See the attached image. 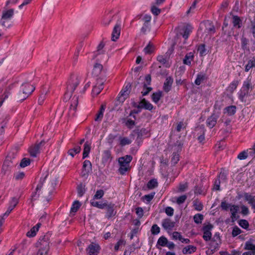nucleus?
I'll use <instances>...</instances> for the list:
<instances>
[{
	"label": "nucleus",
	"mask_w": 255,
	"mask_h": 255,
	"mask_svg": "<svg viewBox=\"0 0 255 255\" xmlns=\"http://www.w3.org/2000/svg\"><path fill=\"white\" fill-rule=\"evenodd\" d=\"M105 80L103 79L99 78L97 79V82L96 85H95L92 89V94L93 96H97L100 93L101 91L103 89V85Z\"/></svg>",
	"instance_id": "nucleus-17"
},
{
	"label": "nucleus",
	"mask_w": 255,
	"mask_h": 255,
	"mask_svg": "<svg viewBox=\"0 0 255 255\" xmlns=\"http://www.w3.org/2000/svg\"><path fill=\"white\" fill-rule=\"evenodd\" d=\"M204 219V216L201 214H196L193 217V220L196 224H201Z\"/></svg>",
	"instance_id": "nucleus-50"
},
{
	"label": "nucleus",
	"mask_w": 255,
	"mask_h": 255,
	"mask_svg": "<svg viewBox=\"0 0 255 255\" xmlns=\"http://www.w3.org/2000/svg\"><path fill=\"white\" fill-rule=\"evenodd\" d=\"M239 208L240 207L238 205L232 204L230 210L231 213V218L232 219V222H234L239 218L240 216L237 215L239 211Z\"/></svg>",
	"instance_id": "nucleus-23"
},
{
	"label": "nucleus",
	"mask_w": 255,
	"mask_h": 255,
	"mask_svg": "<svg viewBox=\"0 0 255 255\" xmlns=\"http://www.w3.org/2000/svg\"><path fill=\"white\" fill-rule=\"evenodd\" d=\"M151 29L150 23H143V26L141 28V31L143 34H146V32L149 31Z\"/></svg>",
	"instance_id": "nucleus-61"
},
{
	"label": "nucleus",
	"mask_w": 255,
	"mask_h": 255,
	"mask_svg": "<svg viewBox=\"0 0 255 255\" xmlns=\"http://www.w3.org/2000/svg\"><path fill=\"white\" fill-rule=\"evenodd\" d=\"M193 206L196 210L200 211L203 210V205L201 202L197 200H195L193 202Z\"/></svg>",
	"instance_id": "nucleus-59"
},
{
	"label": "nucleus",
	"mask_w": 255,
	"mask_h": 255,
	"mask_svg": "<svg viewBox=\"0 0 255 255\" xmlns=\"http://www.w3.org/2000/svg\"><path fill=\"white\" fill-rule=\"evenodd\" d=\"M81 204L79 201H75L73 203L70 210V213H76L78 210L80 208Z\"/></svg>",
	"instance_id": "nucleus-46"
},
{
	"label": "nucleus",
	"mask_w": 255,
	"mask_h": 255,
	"mask_svg": "<svg viewBox=\"0 0 255 255\" xmlns=\"http://www.w3.org/2000/svg\"><path fill=\"white\" fill-rule=\"evenodd\" d=\"M167 243H168V241L167 238L164 236H161L158 239L156 246L159 245L161 247H165Z\"/></svg>",
	"instance_id": "nucleus-47"
},
{
	"label": "nucleus",
	"mask_w": 255,
	"mask_h": 255,
	"mask_svg": "<svg viewBox=\"0 0 255 255\" xmlns=\"http://www.w3.org/2000/svg\"><path fill=\"white\" fill-rule=\"evenodd\" d=\"M175 226V222L172 221L170 218H167L164 219L162 221V227L168 232L172 230Z\"/></svg>",
	"instance_id": "nucleus-19"
},
{
	"label": "nucleus",
	"mask_w": 255,
	"mask_h": 255,
	"mask_svg": "<svg viewBox=\"0 0 255 255\" xmlns=\"http://www.w3.org/2000/svg\"><path fill=\"white\" fill-rule=\"evenodd\" d=\"M230 14L232 15L231 23L233 25V27L231 28V30L228 31L227 33V36L228 37H231L232 35L236 36L237 35H238V33L235 34L234 29H239L242 27L243 20L238 15H234L232 13H231Z\"/></svg>",
	"instance_id": "nucleus-4"
},
{
	"label": "nucleus",
	"mask_w": 255,
	"mask_h": 255,
	"mask_svg": "<svg viewBox=\"0 0 255 255\" xmlns=\"http://www.w3.org/2000/svg\"><path fill=\"white\" fill-rule=\"evenodd\" d=\"M121 19L120 18H119L116 24L114 27L112 34V39L114 41H116L119 38L121 33Z\"/></svg>",
	"instance_id": "nucleus-14"
},
{
	"label": "nucleus",
	"mask_w": 255,
	"mask_h": 255,
	"mask_svg": "<svg viewBox=\"0 0 255 255\" xmlns=\"http://www.w3.org/2000/svg\"><path fill=\"white\" fill-rule=\"evenodd\" d=\"M192 26L189 24H187L185 27H183V32L181 33V34L185 40L188 38L189 34L192 31Z\"/></svg>",
	"instance_id": "nucleus-30"
},
{
	"label": "nucleus",
	"mask_w": 255,
	"mask_h": 255,
	"mask_svg": "<svg viewBox=\"0 0 255 255\" xmlns=\"http://www.w3.org/2000/svg\"><path fill=\"white\" fill-rule=\"evenodd\" d=\"M173 82V79L171 77L169 76L166 78L163 87V90L166 93H168L170 91Z\"/></svg>",
	"instance_id": "nucleus-26"
},
{
	"label": "nucleus",
	"mask_w": 255,
	"mask_h": 255,
	"mask_svg": "<svg viewBox=\"0 0 255 255\" xmlns=\"http://www.w3.org/2000/svg\"><path fill=\"white\" fill-rule=\"evenodd\" d=\"M123 123H125V126L128 129H132L135 125V122L134 120L128 118H124L122 119Z\"/></svg>",
	"instance_id": "nucleus-32"
},
{
	"label": "nucleus",
	"mask_w": 255,
	"mask_h": 255,
	"mask_svg": "<svg viewBox=\"0 0 255 255\" xmlns=\"http://www.w3.org/2000/svg\"><path fill=\"white\" fill-rule=\"evenodd\" d=\"M179 160V154L176 152H173L171 158V164L175 165Z\"/></svg>",
	"instance_id": "nucleus-56"
},
{
	"label": "nucleus",
	"mask_w": 255,
	"mask_h": 255,
	"mask_svg": "<svg viewBox=\"0 0 255 255\" xmlns=\"http://www.w3.org/2000/svg\"><path fill=\"white\" fill-rule=\"evenodd\" d=\"M104 45H105L102 42H101L98 45V46H97V50L95 53H94V55L93 56V59L97 57V54H101L103 53L102 49L104 48Z\"/></svg>",
	"instance_id": "nucleus-55"
},
{
	"label": "nucleus",
	"mask_w": 255,
	"mask_h": 255,
	"mask_svg": "<svg viewBox=\"0 0 255 255\" xmlns=\"http://www.w3.org/2000/svg\"><path fill=\"white\" fill-rule=\"evenodd\" d=\"M160 229L156 224H153L151 228V234L156 235L160 233Z\"/></svg>",
	"instance_id": "nucleus-63"
},
{
	"label": "nucleus",
	"mask_w": 255,
	"mask_h": 255,
	"mask_svg": "<svg viewBox=\"0 0 255 255\" xmlns=\"http://www.w3.org/2000/svg\"><path fill=\"white\" fill-rule=\"evenodd\" d=\"M101 250V247L98 244L92 243L86 249L87 255H98Z\"/></svg>",
	"instance_id": "nucleus-12"
},
{
	"label": "nucleus",
	"mask_w": 255,
	"mask_h": 255,
	"mask_svg": "<svg viewBox=\"0 0 255 255\" xmlns=\"http://www.w3.org/2000/svg\"><path fill=\"white\" fill-rule=\"evenodd\" d=\"M238 80H234L227 88L226 91L232 94L234 91L237 89V86L239 84Z\"/></svg>",
	"instance_id": "nucleus-33"
},
{
	"label": "nucleus",
	"mask_w": 255,
	"mask_h": 255,
	"mask_svg": "<svg viewBox=\"0 0 255 255\" xmlns=\"http://www.w3.org/2000/svg\"><path fill=\"white\" fill-rule=\"evenodd\" d=\"M205 32L208 34H213L215 32V28L212 22L209 21L205 22Z\"/></svg>",
	"instance_id": "nucleus-28"
},
{
	"label": "nucleus",
	"mask_w": 255,
	"mask_h": 255,
	"mask_svg": "<svg viewBox=\"0 0 255 255\" xmlns=\"http://www.w3.org/2000/svg\"><path fill=\"white\" fill-rule=\"evenodd\" d=\"M50 237V234H46V235H44L43 236L40 237V238H39V239L37 243V245H40V246H42V245H43V244H44V243H46L47 244V246H49V244Z\"/></svg>",
	"instance_id": "nucleus-31"
},
{
	"label": "nucleus",
	"mask_w": 255,
	"mask_h": 255,
	"mask_svg": "<svg viewBox=\"0 0 255 255\" xmlns=\"http://www.w3.org/2000/svg\"><path fill=\"white\" fill-rule=\"evenodd\" d=\"M46 178V176L45 177V178H44L43 179L41 178L40 179L39 182L36 188L35 192L32 193V194H31L30 203L32 204V206H33V202L38 199V198L39 197V194H37V192L41 189L43 185V183L44 182Z\"/></svg>",
	"instance_id": "nucleus-15"
},
{
	"label": "nucleus",
	"mask_w": 255,
	"mask_h": 255,
	"mask_svg": "<svg viewBox=\"0 0 255 255\" xmlns=\"http://www.w3.org/2000/svg\"><path fill=\"white\" fill-rule=\"evenodd\" d=\"M213 226L211 224H209L203 227V238L205 241H208L211 240L212 237V233L211 232V231L213 229Z\"/></svg>",
	"instance_id": "nucleus-18"
},
{
	"label": "nucleus",
	"mask_w": 255,
	"mask_h": 255,
	"mask_svg": "<svg viewBox=\"0 0 255 255\" xmlns=\"http://www.w3.org/2000/svg\"><path fill=\"white\" fill-rule=\"evenodd\" d=\"M206 46L204 44H200L197 49L198 52H199L201 56H204L207 54Z\"/></svg>",
	"instance_id": "nucleus-48"
},
{
	"label": "nucleus",
	"mask_w": 255,
	"mask_h": 255,
	"mask_svg": "<svg viewBox=\"0 0 255 255\" xmlns=\"http://www.w3.org/2000/svg\"><path fill=\"white\" fill-rule=\"evenodd\" d=\"M220 113L214 111L212 115L209 117L206 120V125L210 128L214 127L217 122V120L220 117Z\"/></svg>",
	"instance_id": "nucleus-8"
},
{
	"label": "nucleus",
	"mask_w": 255,
	"mask_h": 255,
	"mask_svg": "<svg viewBox=\"0 0 255 255\" xmlns=\"http://www.w3.org/2000/svg\"><path fill=\"white\" fill-rule=\"evenodd\" d=\"M80 78L79 77L72 75L67 82V90L64 96V100L67 101L71 97L76 87L79 85Z\"/></svg>",
	"instance_id": "nucleus-1"
},
{
	"label": "nucleus",
	"mask_w": 255,
	"mask_h": 255,
	"mask_svg": "<svg viewBox=\"0 0 255 255\" xmlns=\"http://www.w3.org/2000/svg\"><path fill=\"white\" fill-rule=\"evenodd\" d=\"M249 40L245 37L241 38V47L243 50L250 51V48L248 47Z\"/></svg>",
	"instance_id": "nucleus-44"
},
{
	"label": "nucleus",
	"mask_w": 255,
	"mask_h": 255,
	"mask_svg": "<svg viewBox=\"0 0 255 255\" xmlns=\"http://www.w3.org/2000/svg\"><path fill=\"white\" fill-rule=\"evenodd\" d=\"M244 197L245 201H247L253 209H255V196L248 193H244Z\"/></svg>",
	"instance_id": "nucleus-24"
},
{
	"label": "nucleus",
	"mask_w": 255,
	"mask_h": 255,
	"mask_svg": "<svg viewBox=\"0 0 255 255\" xmlns=\"http://www.w3.org/2000/svg\"><path fill=\"white\" fill-rule=\"evenodd\" d=\"M104 195V191L102 189L98 190L95 194L94 195L93 199H101Z\"/></svg>",
	"instance_id": "nucleus-58"
},
{
	"label": "nucleus",
	"mask_w": 255,
	"mask_h": 255,
	"mask_svg": "<svg viewBox=\"0 0 255 255\" xmlns=\"http://www.w3.org/2000/svg\"><path fill=\"white\" fill-rule=\"evenodd\" d=\"M193 58L194 55L192 52L188 53L183 59V63L189 66L190 65L191 61L193 60Z\"/></svg>",
	"instance_id": "nucleus-37"
},
{
	"label": "nucleus",
	"mask_w": 255,
	"mask_h": 255,
	"mask_svg": "<svg viewBox=\"0 0 255 255\" xmlns=\"http://www.w3.org/2000/svg\"><path fill=\"white\" fill-rule=\"evenodd\" d=\"M116 206L115 204L110 203L107 205L106 207V214L105 217L108 219L112 218L114 217L117 213L116 210Z\"/></svg>",
	"instance_id": "nucleus-11"
},
{
	"label": "nucleus",
	"mask_w": 255,
	"mask_h": 255,
	"mask_svg": "<svg viewBox=\"0 0 255 255\" xmlns=\"http://www.w3.org/2000/svg\"><path fill=\"white\" fill-rule=\"evenodd\" d=\"M37 247L39 248L37 255H49V246H47L46 243H44L42 246L37 245Z\"/></svg>",
	"instance_id": "nucleus-25"
},
{
	"label": "nucleus",
	"mask_w": 255,
	"mask_h": 255,
	"mask_svg": "<svg viewBox=\"0 0 255 255\" xmlns=\"http://www.w3.org/2000/svg\"><path fill=\"white\" fill-rule=\"evenodd\" d=\"M92 171V163L88 160H85L83 164L81 176L87 178Z\"/></svg>",
	"instance_id": "nucleus-13"
},
{
	"label": "nucleus",
	"mask_w": 255,
	"mask_h": 255,
	"mask_svg": "<svg viewBox=\"0 0 255 255\" xmlns=\"http://www.w3.org/2000/svg\"><path fill=\"white\" fill-rule=\"evenodd\" d=\"M238 224L240 227L242 228L248 230L249 227V223L247 220L245 219H241L239 221Z\"/></svg>",
	"instance_id": "nucleus-52"
},
{
	"label": "nucleus",
	"mask_w": 255,
	"mask_h": 255,
	"mask_svg": "<svg viewBox=\"0 0 255 255\" xmlns=\"http://www.w3.org/2000/svg\"><path fill=\"white\" fill-rule=\"evenodd\" d=\"M158 186L157 179L153 178L150 180L147 183V188L148 189H152Z\"/></svg>",
	"instance_id": "nucleus-41"
},
{
	"label": "nucleus",
	"mask_w": 255,
	"mask_h": 255,
	"mask_svg": "<svg viewBox=\"0 0 255 255\" xmlns=\"http://www.w3.org/2000/svg\"><path fill=\"white\" fill-rule=\"evenodd\" d=\"M85 185L80 184L77 187V193L79 197L83 196L85 193Z\"/></svg>",
	"instance_id": "nucleus-54"
},
{
	"label": "nucleus",
	"mask_w": 255,
	"mask_h": 255,
	"mask_svg": "<svg viewBox=\"0 0 255 255\" xmlns=\"http://www.w3.org/2000/svg\"><path fill=\"white\" fill-rule=\"evenodd\" d=\"M17 162L14 160V157L13 155L9 154L5 158L2 165L1 173L5 174L10 171L11 168L16 165Z\"/></svg>",
	"instance_id": "nucleus-6"
},
{
	"label": "nucleus",
	"mask_w": 255,
	"mask_h": 255,
	"mask_svg": "<svg viewBox=\"0 0 255 255\" xmlns=\"http://www.w3.org/2000/svg\"><path fill=\"white\" fill-rule=\"evenodd\" d=\"M149 130L145 128H140L139 127H136L132 131L130 134V136H137L136 140L140 141L142 138L148 136Z\"/></svg>",
	"instance_id": "nucleus-7"
},
{
	"label": "nucleus",
	"mask_w": 255,
	"mask_h": 255,
	"mask_svg": "<svg viewBox=\"0 0 255 255\" xmlns=\"http://www.w3.org/2000/svg\"><path fill=\"white\" fill-rule=\"evenodd\" d=\"M126 244V241L124 239H120L116 243L114 247V250L116 252L118 251L120 249V247L125 246Z\"/></svg>",
	"instance_id": "nucleus-51"
},
{
	"label": "nucleus",
	"mask_w": 255,
	"mask_h": 255,
	"mask_svg": "<svg viewBox=\"0 0 255 255\" xmlns=\"http://www.w3.org/2000/svg\"><path fill=\"white\" fill-rule=\"evenodd\" d=\"M131 90V84L128 83L120 92L117 100L120 102L123 103L128 98Z\"/></svg>",
	"instance_id": "nucleus-9"
},
{
	"label": "nucleus",
	"mask_w": 255,
	"mask_h": 255,
	"mask_svg": "<svg viewBox=\"0 0 255 255\" xmlns=\"http://www.w3.org/2000/svg\"><path fill=\"white\" fill-rule=\"evenodd\" d=\"M30 163V160L29 158H23L20 163V166L22 168H24L29 165Z\"/></svg>",
	"instance_id": "nucleus-64"
},
{
	"label": "nucleus",
	"mask_w": 255,
	"mask_h": 255,
	"mask_svg": "<svg viewBox=\"0 0 255 255\" xmlns=\"http://www.w3.org/2000/svg\"><path fill=\"white\" fill-rule=\"evenodd\" d=\"M81 147L80 146H77L73 148L70 149L67 153L73 157L75 154L79 153L81 151Z\"/></svg>",
	"instance_id": "nucleus-43"
},
{
	"label": "nucleus",
	"mask_w": 255,
	"mask_h": 255,
	"mask_svg": "<svg viewBox=\"0 0 255 255\" xmlns=\"http://www.w3.org/2000/svg\"><path fill=\"white\" fill-rule=\"evenodd\" d=\"M103 65L99 63H96L94 66L92 71V75L93 76L97 77L104 71H103Z\"/></svg>",
	"instance_id": "nucleus-27"
},
{
	"label": "nucleus",
	"mask_w": 255,
	"mask_h": 255,
	"mask_svg": "<svg viewBox=\"0 0 255 255\" xmlns=\"http://www.w3.org/2000/svg\"><path fill=\"white\" fill-rule=\"evenodd\" d=\"M237 107L236 106H230L224 109V113H227L229 116H233L236 113Z\"/></svg>",
	"instance_id": "nucleus-34"
},
{
	"label": "nucleus",
	"mask_w": 255,
	"mask_h": 255,
	"mask_svg": "<svg viewBox=\"0 0 255 255\" xmlns=\"http://www.w3.org/2000/svg\"><path fill=\"white\" fill-rule=\"evenodd\" d=\"M162 96V92L161 91H158L157 92L153 93L151 96V99L153 102L155 104L158 103Z\"/></svg>",
	"instance_id": "nucleus-40"
},
{
	"label": "nucleus",
	"mask_w": 255,
	"mask_h": 255,
	"mask_svg": "<svg viewBox=\"0 0 255 255\" xmlns=\"http://www.w3.org/2000/svg\"><path fill=\"white\" fill-rule=\"evenodd\" d=\"M105 107L102 105L101 106L100 109L98 113L96 115V117L95 119V121H101L104 115V112L105 111Z\"/></svg>",
	"instance_id": "nucleus-45"
},
{
	"label": "nucleus",
	"mask_w": 255,
	"mask_h": 255,
	"mask_svg": "<svg viewBox=\"0 0 255 255\" xmlns=\"http://www.w3.org/2000/svg\"><path fill=\"white\" fill-rule=\"evenodd\" d=\"M78 104V96L75 95L72 98L71 101V105L69 108V115L72 117L74 116L76 109L77 106Z\"/></svg>",
	"instance_id": "nucleus-20"
},
{
	"label": "nucleus",
	"mask_w": 255,
	"mask_h": 255,
	"mask_svg": "<svg viewBox=\"0 0 255 255\" xmlns=\"http://www.w3.org/2000/svg\"><path fill=\"white\" fill-rule=\"evenodd\" d=\"M14 14V9L12 8L9 9L7 10H4L2 12V14L1 16V24L2 26L9 27L10 25L6 26L5 23L6 21L10 20Z\"/></svg>",
	"instance_id": "nucleus-10"
},
{
	"label": "nucleus",
	"mask_w": 255,
	"mask_h": 255,
	"mask_svg": "<svg viewBox=\"0 0 255 255\" xmlns=\"http://www.w3.org/2000/svg\"><path fill=\"white\" fill-rule=\"evenodd\" d=\"M154 47L153 45L151 43L149 42V43L146 45V46L144 48L143 50L146 54H151L154 51Z\"/></svg>",
	"instance_id": "nucleus-49"
},
{
	"label": "nucleus",
	"mask_w": 255,
	"mask_h": 255,
	"mask_svg": "<svg viewBox=\"0 0 255 255\" xmlns=\"http://www.w3.org/2000/svg\"><path fill=\"white\" fill-rule=\"evenodd\" d=\"M45 143L44 140H42L38 144H36L34 146L30 147L29 151L31 156L33 157H36L37 154L40 152V147L43 146Z\"/></svg>",
	"instance_id": "nucleus-22"
},
{
	"label": "nucleus",
	"mask_w": 255,
	"mask_h": 255,
	"mask_svg": "<svg viewBox=\"0 0 255 255\" xmlns=\"http://www.w3.org/2000/svg\"><path fill=\"white\" fill-rule=\"evenodd\" d=\"M140 104L141 106V109H144L150 111L153 109V105L150 102L146 100L144 98L141 100Z\"/></svg>",
	"instance_id": "nucleus-29"
},
{
	"label": "nucleus",
	"mask_w": 255,
	"mask_h": 255,
	"mask_svg": "<svg viewBox=\"0 0 255 255\" xmlns=\"http://www.w3.org/2000/svg\"><path fill=\"white\" fill-rule=\"evenodd\" d=\"M196 251V247L194 246L189 245L184 247L182 250L183 254H191L195 252Z\"/></svg>",
	"instance_id": "nucleus-35"
},
{
	"label": "nucleus",
	"mask_w": 255,
	"mask_h": 255,
	"mask_svg": "<svg viewBox=\"0 0 255 255\" xmlns=\"http://www.w3.org/2000/svg\"><path fill=\"white\" fill-rule=\"evenodd\" d=\"M35 88L32 85L28 83H24L20 87L18 93L16 94L17 100L23 101L27 98L34 91Z\"/></svg>",
	"instance_id": "nucleus-2"
},
{
	"label": "nucleus",
	"mask_w": 255,
	"mask_h": 255,
	"mask_svg": "<svg viewBox=\"0 0 255 255\" xmlns=\"http://www.w3.org/2000/svg\"><path fill=\"white\" fill-rule=\"evenodd\" d=\"M255 67V59L250 60L245 66V71L248 72L251 68Z\"/></svg>",
	"instance_id": "nucleus-57"
},
{
	"label": "nucleus",
	"mask_w": 255,
	"mask_h": 255,
	"mask_svg": "<svg viewBox=\"0 0 255 255\" xmlns=\"http://www.w3.org/2000/svg\"><path fill=\"white\" fill-rule=\"evenodd\" d=\"M205 77V74H198L197 76V78L195 80V84L196 85H200L201 83L204 80Z\"/></svg>",
	"instance_id": "nucleus-53"
},
{
	"label": "nucleus",
	"mask_w": 255,
	"mask_h": 255,
	"mask_svg": "<svg viewBox=\"0 0 255 255\" xmlns=\"http://www.w3.org/2000/svg\"><path fill=\"white\" fill-rule=\"evenodd\" d=\"M197 128V130H200L202 132V133L198 137V140L200 142H201L205 140V132L206 129L203 125L200 126Z\"/></svg>",
	"instance_id": "nucleus-39"
},
{
	"label": "nucleus",
	"mask_w": 255,
	"mask_h": 255,
	"mask_svg": "<svg viewBox=\"0 0 255 255\" xmlns=\"http://www.w3.org/2000/svg\"><path fill=\"white\" fill-rule=\"evenodd\" d=\"M132 159L130 155H127L119 158V163L120 167L119 172L121 175L125 174L129 169V163Z\"/></svg>",
	"instance_id": "nucleus-3"
},
{
	"label": "nucleus",
	"mask_w": 255,
	"mask_h": 255,
	"mask_svg": "<svg viewBox=\"0 0 255 255\" xmlns=\"http://www.w3.org/2000/svg\"><path fill=\"white\" fill-rule=\"evenodd\" d=\"M203 186L201 184L197 185L194 187V193L195 195H201L203 194Z\"/></svg>",
	"instance_id": "nucleus-62"
},
{
	"label": "nucleus",
	"mask_w": 255,
	"mask_h": 255,
	"mask_svg": "<svg viewBox=\"0 0 255 255\" xmlns=\"http://www.w3.org/2000/svg\"><path fill=\"white\" fill-rule=\"evenodd\" d=\"M250 89L252 90L253 87L252 86L251 80L247 79L246 81L244 82L243 85L238 94L239 99L242 102H246V97L248 96L249 93Z\"/></svg>",
	"instance_id": "nucleus-5"
},
{
	"label": "nucleus",
	"mask_w": 255,
	"mask_h": 255,
	"mask_svg": "<svg viewBox=\"0 0 255 255\" xmlns=\"http://www.w3.org/2000/svg\"><path fill=\"white\" fill-rule=\"evenodd\" d=\"M19 202V199L18 198L13 197L11 198V200L9 202V206L6 211L3 214V217H7L10 213L13 210V209L17 205Z\"/></svg>",
	"instance_id": "nucleus-21"
},
{
	"label": "nucleus",
	"mask_w": 255,
	"mask_h": 255,
	"mask_svg": "<svg viewBox=\"0 0 255 255\" xmlns=\"http://www.w3.org/2000/svg\"><path fill=\"white\" fill-rule=\"evenodd\" d=\"M132 140L128 137L120 136L119 137V144L122 147L130 144Z\"/></svg>",
	"instance_id": "nucleus-36"
},
{
	"label": "nucleus",
	"mask_w": 255,
	"mask_h": 255,
	"mask_svg": "<svg viewBox=\"0 0 255 255\" xmlns=\"http://www.w3.org/2000/svg\"><path fill=\"white\" fill-rule=\"evenodd\" d=\"M115 16V14H113L112 10H106L103 17L102 24L106 26L109 25Z\"/></svg>",
	"instance_id": "nucleus-16"
},
{
	"label": "nucleus",
	"mask_w": 255,
	"mask_h": 255,
	"mask_svg": "<svg viewBox=\"0 0 255 255\" xmlns=\"http://www.w3.org/2000/svg\"><path fill=\"white\" fill-rule=\"evenodd\" d=\"M152 88L147 87L146 84H143V90L141 92L142 96H144L147 95L152 90Z\"/></svg>",
	"instance_id": "nucleus-60"
},
{
	"label": "nucleus",
	"mask_w": 255,
	"mask_h": 255,
	"mask_svg": "<svg viewBox=\"0 0 255 255\" xmlns=\"http://www.w3.org/2000/svg\"><path fill=\"white\" fill-rule=\"evenodd\" d=\"M91 150V146L88 142L85 143L83 152V159H85L89 156Z\"/></svg>",
	"instance_id": "nucleus-38"
},
{
	"label": "nucleus",
	"mask_w": 255,
	"mask_h": 255,
	"mask_svg": "<svg viewBox=\"0 0 255 255\" xmlns=\"http://www.w3.org/2000/svg\"><path fill=\"white\" fill-rule=\"evenodd\" d=\"M112 157L111 152L109 150H104L102 155V160L103 161L107 162L109 160L112 159Z\"/></svg>",
	"instance_id": "nucleus-42"
}]
</instances>
